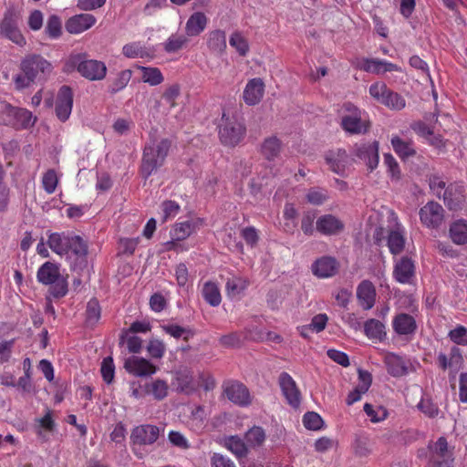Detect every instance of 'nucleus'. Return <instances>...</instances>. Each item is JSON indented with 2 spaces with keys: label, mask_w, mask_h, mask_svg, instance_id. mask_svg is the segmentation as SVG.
<instances>
[{
  "label": "nucleus",
  "mask_w": 467,
  "mask_h": 467,
  "mask_svg": "<svg viewBox=\"0 0 467 467\" xmlns=\"http://www.w3.org/2000/svg\"><path fill=\"white\" fill-rule=\"evenodd\" d=\"M19 68L20 72L13 77V83L17 90L29 88L36 80H47L54 70L51 62L38 54L24 57L20 61Z\"/></svg>",
  "instance_id": "nucleus-1"
},
{
  "label": "nucleus",
  "mask_w": 467,
  "mask_h": 467,
  "mask_svg": "<svg viewBox=\"0 0 467 467\" xmlns=\"http://www.w3.org/2000/svg\"><path fill=\"white\" fill-rule=\"evenodd\" d=\"M170 147L171 142L166 139L150 141L144 147L140 167L144 178L150 177L153 171L163 165Z\"/></svg>",
  "instance_id": "nucleus-2"
},
{
  "label": "nucleus",
  "mask_w": 467,
  "mask_h": 467,
  "mask_svg": "<svg viewBox=\"0 0 467 467\" xmlns=\"http://www.w3.org/2000/svg\"><path fill=\"white\" fill-rule=\"evenodd\" d=\"M37 281L46 285H51L50 294L57 298L63 297L67 293V279L61 275L59 265L46 262L37 270Z\"/></svg>",
  "instance_id": "nucleus-3"
},
{
  "label": "nucleus",
  "mask_w": 467,
  "mask_h": 467,
  "mask_svg": "<svg viewBox=\"0 0 467 467\" xmlns=\"http://www.w3.org/2000/svg\"><path fill=\"white\" fill-rule=\"evenodd\" d=\"M244 135V125L236 117L223 113L219 124L221 142L225 146L234 147L243 140Z\"/></svg>",
  "instance_id": "nucleus-4"
},
{
  "label": "nucleus",
  "mask_w": 467,
  "mask_h": 467,
  "mask_svg": "<svg viewBox=\"0 0 467 467\" xmlns=\"http://www.w3.org/2000/svg\"><path fill=\"white\" fill-rule=\"evenodd\" d=\"M85 54H78L70 57V62L77 67L78 72L91 81L102 80L107 75V66L97 59H86Z\"/></svg>",
  "instance_id": "nucleus-5"
},
{
  "label": "nucleus",
  "mask_w": 467,
  "mask_h": 467,
  "mask_svg": "<svg viewBox=\"0 0 467 467\" xmlns=\"http://www.w3.org/2000/svg\"><path fill=\"white\" fill-rule=\"evenodd\" d=\"M63 257L72 270H83L88 265L87 243L80 236L73 234Z\"/></svg>",
  "instance_id": "nucleus-6"
},
{
  "label": "nucleus",
  "mask_w": 467,
  "mask_h": 467,
  "mask_svg": "<svg viewBox=\"0 0 467 467\" xmlns=\"http://www.w3.org/2000/svg\"><path fill=\"white\" fill-rule=\"evenodd\" d=\"M2 121L15 129H28L36 121V117L26 109L5 105L1 113Z\"/></svg>",
  "instance_id": "nucleus-7"
},
{
  "label": "nucleus",
  "mask_w": 467,
  "mask_h": 467,
  "mask_svg": "<svg viewBox=\"0 0 467 467\" xmlns=\"http://www.w3.org/2000/svg\"><path fill=\"white\" fill-rule=\"evenodd\" d=\"M19 16L14 8H8L0 21V35L18 47H24L26 40L18 26Z\"/></svg>",
  "instance_id": "nucleus-8"
},
{
  "label": "nucleus",
  "mask_w": 467,
  "mask_h": 467,
  "mask_svg": "<svg viewBox=\"0 0 467 467\" xmlns=\"http://www.w3.org/2000/svg\"><path fill=\"white\" fill-rule=\"evenodd\" d=\"M348 114L341 118L343 130L350 134H362L368 129V121L358 108L350 103L344 106Z\"/></svg>",
  "instance_id": "nucleus-9"
},
{
  "label": "nucleus",
  "mask_w": 467,
  "mask_h": 467,
  "mask_svg": "<svg viewBox=\"0 0 467 467\" xmlns=\"http://www.w3.org/2000/svg\"><path fill=\"white\" fill-rule=\"evenodd\" d=\"M351 64L359 70L375 75L401 70L396 64L379 58L356 57L351 61Z\"/></svg>",
  "instance_id": "nucleus-10"
},
{
  "label": "nucleus",
  "mask_w": 467,
  "mask_h": 467,
  "mask_svg": "<svg viewBox=\"0 0 467 467\" xmlns=\"http://www.w3.org/2000/svg\"><path fill=\"white\" fill-rule=\"evenodd\" d=\"M420 223L429 229L439 228L444 220V209L436 202H428L419 211Z\"/></svg>",
  "instance_id": "nucleus-11"
},
{
  "label": "nucleus",
  "mask_w": 467,
  "mask_h": 467,
  "mask_svg": "<svg viewBox=\"0 0 467 467\" xmlns=\"http://www.w3.org/2000/svg\"><path fill=\"white\" fill-rule=\"evenodd\" d=\"M430 450L429 467H452V452L448 449V442L444 437L439 438Z\"/></svg>",
  "instance_id": "nucleus-12"
},
{
  "label": "nucleus",
  "mask_w": 467,
  "mask_h": 467,
  "mask_svg": "<svg viewBox=\"0 0 467 467\" xmlns=\"http://www.w3.org/2000/svg\"><path fill=\"white\" fill-rule=\"evenodd\" d=\"M73 108V92L67 86H62L57 94L55 103V112L57 119L65 122L67 121L72 112Z\"/></svg>",
  "instance_id": "nucleus-13"
},
{
  "label": "nucleus",
  "mask_w": 467,
  "mask_h": 467,
  "mask_svg": "<svg viewBox=\"0 0 467 467\" xmlns=\"http://www.w3.org/2000/svg\"><path fill=\"white\" fill-rule=\"evenodd\" d=\"M278 383L287 403L295 409L298 408L301 403V392L294 379L287 372H282Z\"/></svg>",
  "instance_id": "nucleus-14"
},
{
  "label": "nucleus",
  "mask_w": 467,
  "mask_h": 467,
  "mask_svg": "<svg viewBox=\"0 0 467 467\" xmlns=\"http://www.w3.org/2000/svg\"><path fill=\"white\" fill-rule=\"evenodd\" d=\"M391 325L393 331L406 340L412 339L418 328L415 318L406 313L397 314Z\"/></svg>",
  "instance_id": "nucleus-15"
},
{
  "label": "nucleus",
  "mask_w": 467,
  "mask_h": 467,
  "mask_svg": "<svg viewBox=\"0 0 467 467\" xmlns=\"http://www.w3.org/2000/svg\"><path fill=\"white\" fill-rule=\"evenodd\" d=\"M125 369L136 377H150L154 375L158 368L150 360L138 357L131 356L125 360Z\"/></svg>",
  "instance_id": "nucleus-16"
},
{
  "label": "nucleus",
  "mask_w": 467,
  "mask_h": 467,
  "mask_svg": "<svg viewBox=\"0 0 467 467\" xmlns=\"http://www.w3.org/2000/svg\"><path fill=\"white\" fill-rule=\"evenodd\" d=\"M437 362L441 369H450V373L455 377L462 368L464 360L462 350L457 346H453L451 348L449 355L440 352L437 356Z\"/></svg>",
  "instance_id": "nucleus-17"
},
{
  "label": "nucleus",
  "mask_w": 467,
  "mask_h": 467,
  "mask_svg": "<svg viewBox=\"0 0 467 467\" xmlns=\"http://www.w3.org/2000/svg\"><path fill=\"white\" fill-rule=\"evenodd\" d=\"M355 155L372 171L379 164V143L377 141L357 144Z\"/></svg>",
  "instance_id": "nucleus-18"
},
{
  "label": "nucleus",
  "mask_w": 467,
  "mask_h": 467,
  "mask_svg": "<svg viewBox=\"0 0 467 467\" xmlns=\"http://www.w3.org/2000/svg\"><path fill=\"white\" fill-rule=\"evenodd\" d=\"M391 219L394 223L392 229L388 236V247L391 254H398L402 252L405 245V228L399 223L398 217L394 213H390Z\"/></svg>",
  "instance_id": "nucleus-19"
},
{
  "label": "nucleus",
  "mask_w": 467,
  "mask_h": 467,
  "mask_svg": "<svg viewBox=\"0 0 467 467\" xmlns=\"http://www.w3.org/2000/svg\"><path fill=\"white\" fill-rule=\"evenodd\" d=\"M96 22L97 19L93 15L83 13L69 17L65 27L69 34L78 35L91 28Z\"/></svg>",
  "instance_id": "nucleus-20"
},
{
  "label": "nucleus",
  "mask_w": 467,
  "mask_h": 467,
  "mask_svg": "<svg viewBox=\"0 0 467 467\" xmlns=\"http://www.w3.org/2000/svg\"><path fill=\"white\" fill-rule=\"evenodd\" d=\"M171 384L177 392L186 395L194 393L198 389V384L194 381L191 371L187 368L176 371Z\"/></svg>",
  "instance_id": "nucleus-21"
},
{
  "label": "nucleus",
  "mask_w": 467,
  "mask_h": 467,
  "mask_svg": "<svg viewBox=\"0 0 467 467\" xmlns=\"http://www.w3.org/2000/svg\"><path fill=\"white\" fill-rule=\"evenodd\" d=\"M224 393L232 402L245 407L251 403V396L248 389L239 382H229L225 385Z\"/></svg>",
  "instance_id": "nucleus-22"
},
{
  "label": "nucleus",
  "mask_w": 467,
  "mask_h": 467,
  "mask_svg": "<svg viewBox=\"0 0 467 467\" xmlns=\"http://www.w3.org/2000/svg\"><path fill=\"white\" fill-rule=\"evenodd\" d=\"M393 276L400 284H412L415 276L413 261L408 257H402L398 260L394 266Z\"/></svg>",
  "instance_id": "nucleus-23"
},
{
  "label": "nucleus",
  "mask_w": 467,
  "mask_h": 467,
  "mask_svg": "<svg viewBox=\"0 0 467 467\" xmlns=\"http://www.w3.org/2000/svg\"><path fill=\"white\" fill-rule=\"evenodd\" d=\"M466 190L463 185L451 184L444 192L443 201L451 211L461 210L465 202Z\"/></svg>",
  "instance_id": "nucleus-24"
},
{
  "label": "nucleus",
  "mask_w": 467,
  "mask_h": 467,
  "mask_svg": "<svg viewBox=\"0 0 467 467\" xmlns=\"http://www.w3.org/2000/svg\"><path fill=\"white\" fill-rule=\"evenodd\" d=\"M159 437V429L154 425H140L133 429L130 439L134 444H152Z\"/></svg>",
  "instance_id": "nucleus-25"
},
{
  "label": "nucleus",
  "mask_w": 467,
  "mask_h": 467,
  "mask_svg": "<svg viewBox=\"0 0 467 467\" xmlns=\"http://www.w3.org/2000/svg\"><path fill=\"white\" fill-rule=\"evenodd\" d=\"M326 161L330 170L339 175H343L349 164V158L345 150L337 149L329 150L325 156Z\"/></svg>",
  "instance_id": "nucleus-26"
},
{
  "label": "nucleus",
  "mask_w": 467,
  "mask_h": 467,
  "mask_svg": "<svg viewBox=\"0 0 467 467\" xmlns=\"http://www.w3.org/2000/svg\"><path fill=\"white\" fill-rule=\"evenodd\" d=\"M338 269L337 260L331 256H323L316 260L312 266V273L319 278H328L336 275Z\"/></svg>",
  "instance_id": "nucleus-27"
},
{
  "label": "nucleus",
  "mask_w": 467,
  "mask_h": 467,
  "mask_svg": "<svg viewBox=\"0 0 467 467\" xmlns=\"http://www.w3.org/2000/svg\"><path fill=\"white\" fill-rule=\"evenodd\" d=\"M265 92V84L259 78L249 80L244 88L243 98L244 102L249 106L258 104Z\"/></svg>",
  "instance_id": "nucleus-28"
},
{
  "label": "nucleus",
  "mask_w": 467,
  "mask_h": 467,
  "mask_svg": "<svg viewBox=\"0 0 467 467\" xmlns=\"http://www.w3.org/2000/svg\"><path fill=\"white\" fill-rule=\"evenodd\" d=\"M376 289L374 285L368 281H362L357 287V297L363 309H371L376 302Z\"/></svg>",
  "instance_id": "nucleus-29"
},
{
  "label": "nucleus",
  "mask_w": 467,
  "mask_h": 467,
  "mask_svg": "<svg viewBox=\"0 0 467 467\" xmlns=\"http://www.w3.org/2000/svg\"><path fill=\"white\" fill-rule=\"evenodd\" d=\"M208 416L209 413L204 406H195L192 409L186 424L191 431L201 433L207 425Z\"/></svg>",
  "instance_id": "nucleus-30"
},
{
  "label": "nucleus",
  "mask_w": 467,
  "mask_h": 467,
  "mask_svg": "<svg viewBox=\"0 0 467 467\" xmlns=\"http://www.w3.org/2000/svg\"><path fill=\"white\" fill-rule=\"evenodd\" d=\"M317 230L325 235H332L340 233L344 223L333 214H325L317 220Z\"/></svg>",
  "instance_id": "nucleus-31"
},
{
  "label": "nucleus",
  "mask_w": 467,
  "mask_h": 467,
  "mask_svg": "<svg viewBox=\"0 0 467 467\" xmlns=\"http://www.w3.org/2000/svg\"><path fill=\"white\" fill-rule=\"evenodd\" d=\"M385 364L388 372L393 377H402L408 374V362L400 356L394 353H389L385 357Z\"/></svg>",
  "instance_id": "nucleus-32"
},
{
  "label": "nucleus",
  "mask_w": 467,
  "mask_h": 467,
  "mask_svg": "<svg viewBox=\"0 0 467 467\" xmlns=\"http://www.w3.org/2000/svg\"><path fill=\"white\" fill-rule=\"evenodd\" d=\"M55 428L56 423L50 410H47L42 418L36 420V433L43 441H47L50 439V435L54 432Z\"/></svg>",
  "instance_id": "nucleus-33"
},
{
  "label": "nucleus",
  "mask_w": 467,
  "mask_h": 467,
  "mask_svg": "<svg viewBox=\"0 0 467 467\" xmlns=\"http://www.w3.org/2000/svg\"><path fill=\"white\" fill-rule=\"evenodd\" d=\"M359 382L358 386L349 392L347 398V404L352 405L358 401L362 395L365 394L371 385V376L367 371H359L358 373Z\"/></svg>",
  "instance_id": "nucleus-34"
},
{
  "label": "nucleus",
  "mask_w": 467,
  "mask_h": 467,
  "mask_svg": "<svg viewBox=\"0 0 467 467\" xmlns=\"http://www.w3.org/2000/svg\"><path fill=\"white\" fill-rule=\"evenodd\" d=\"M449 237L457 245L467 244V220L457 219L449 227Z\"/></svg>",
  "instance_id": "nucleus-35"
},
{
  "label": "nucleus",
  "mask_w": 467,
  "mask_h": 467,
  "mask_svg": "<svg viewBox=\"0 0 467 467\" xmlns=\"http://www.w3.org/2000/svg\"><path fill=\"white\" fill-rule=\"evenodd\" d=\"M208 18L202 12L193 13L186 22L185 32L189 36L200 35L205 28Z\"/></svg>",
  "instance_id": "nucleus-36"
},
{
  "label": "nucleus",
  "mask_w": 467,
  "mask_h": 467,
  "mask_svg": "<svg viewBox=\"0 0 467 467\" xmlns=\"http://www.w3.org/2000/svg\"><path fill=\"white\" fill-rule=\"evenodd\" d=\"M72 235L73 234L52 233L48 236L47 244L54 253L63 257Z\"/></svg>",
  "instance_id": "nucleus-37"
},
{
  "label": "nucleus",
  "mask_w": 467,
  "mask_h": 467,
  "mask_svg": "<svg viewBox=\"0 0 467 467\" xmlns=\"http://www.w3.org/2000/svg\"><path fill=\"white\" fill-rule=\"evenodd\" d=\"M146 391L148 396H151L156 400H164L169 393V384L161 379H155L146 383Z\"/></svg>",
  "instance_id": "nucleus-38"
},
{
  "label": "nucleus",
  "mask_w": 467,
  "mask_h": 467,
  "mask_svg": "<svg viewBox=\"0 0 467 467\" xmlns=\"http://www.w3.org/2000/svg\"><path fill=\"white\" fill-rule=\"evenodd\" d=\"M390 142L394 151L403 160L411 157L416 153L411 140H402L399 136L395 135L392 136Z\"/></svg>",
  "instance_id": "nucleus-39"
},
{
  "label": "nucleus",
  "mask_w": 467,
  "mask_h": 467,
  "mask_svg": "<svg viewBox=\"0 0 467 467\" xmlns=\"http://www.w3.org/2000/svg\"><path fill=\"white\" fill-rule=\"evenodd\" d=\"M207 46L212 52L222 54L227 47L225 32L220 29L211 31L208 34Z\"/></svg>",
  "instance_id": "nucleus-40"
},
{
  "label": "nucleus",
  "mask_w": 467,
  "mask_h": 467,
  "mask_svg": "<svg viewBox=\"0 0 467 467\" xmlns=\"http://www.w3.org/2000/svg\"><path fill=\"white\" fill-rule=\"evenodd\" d=\"M223 444L237 458L245 457L248 453V447L245 441L239 436L226 437L223 440Z\"/></svg>",
  "instance_id": "nucleus-41"
},
{
  "label": "nucleus",
  "mask_w": 467,
  "mask_h": 467,
  "mask_svg": "<svg viewBox=\"0 0 467 467\" xmlns=\"http://www.w3.org/2000/svg\"><path fill=\"white\" fill-rule=\"evenodd\" d=\"M249 282L242 276L233 275L226 281L225 290L231 298L240 296L248 286Z\"/></svg>",
  "instance_id": "nucleus-42"
},
{
  "label": "nucleus",
  "mask_w": 467,
  "mask_h": 467,
  "mask_svg": "<svg viewBox=\"0 0 467 467\" xmlns=\"http://www.w3.org/2000/svg\"><path fill=\"white\" fill-rule=\"evenodd\" d=\"M202 295L212 306H218L222 302L219 286L214 282H205L202 289Z\"/></svg>",
  "instance_id": "nucleus-43"
},
{
  "label": "nucleus",
  "mask_w": 467,
  "mask_h": 467,
  "mask_svg": "<svg viewBox=\"0 0 467 467\" xmlns=\"http://www.w3.org/2000/svg\"><path fill=\"white\" fill-rule=\"evenodd\" d=\"M364 332L368 338L379 341L386 336L384 324L374 318L368 319L365 323Z\"/></svg>",
  "instance_id": "nucleus-44"
},
{
  "label": "nucleus",
  "mask_w": 467,
  "mask_h": 467,
  "mask_svg": "<svg viewBox=\"0 0 467 467\" xmlns=\"http://www.w3.org/2000/svg\"><path fill=\"white\" fill-rule=\"evenodd\" d=\"M138 68L141 71V79L150 86H158L164 80V77L158 67L140 66Z\"/></svg>",
  "instance_id": "nucleus-45"
},
{
  "label": "nucleus",
  "mask_w": 467,
  "mask_h": 467,
  "mask_svg": "<svg viewBox=\"0 0 467 467\" xmlns=\"http://www.w3.org/2000/svg\"><path fill=\"white\" fill-rule=\"evenodd\" d=\"M266 438L265 431L262 427L254 426L244 435L247 447L256 448L263 445Z\"/></svg>",
  "instance_id": "nucleus-46"
},
{
  "label": "nucleus",
  "mask_w": 467,
  "mask_h": 467,
  "mask_svg": "<svg viewBox=\"0 0 467 467\" xmlns=\"http://www.w3.org/2000/svg\"><path fill=\"white\" fill-rule=\"evenodd\" d=\"M281 150V141L275 136L266 138L261 147L262 154L267 160H274L279 154Z\"/></svg>",
  "instance_id": "nucleus-47"
},
{
  "label": "nucleus",
  "mask_w": 467,
  "mask_h": 467,
  "mask_svg": "<svg viewBox=\"0 0 467 467\" xmlns=\"http://www.w3.org/2000/svg\"><path fill=\"white\" fill-rule=\"evenodd\" d=\"M122 54L128 58H143L150 56L149 50L140 42H132L123 46Z\"/></svg>",
  "instance_id": "nucleus-48"
},
{
  "label": "nucleus",
  "mask_w": 467,
  "mask_h": 467,
  "mask_svg": "<svg viewBox=\"0 0 467 467\" xmlns=\"http://www.w3.org/2000/svg\"><path fill=\"white\" fill-rule=\"evenodd\" d=\"M195 230V223L192 221H186L176 223L171 231V238L175 240H185Z\"/></svg>",
  "instance_id": "nucleus-49"
},
{
  "label": "nucleus",
  "mask_w": 467,
  "mask_h": 467,
  "mask_svg": "<svg viewBox=\"0 0 467 467\" xmlns=\"http://www.w3.org/2000/svg\"><path fill=\"white\" fill-rule=\"evenodd\" d=\"M131 77L132 71L130 69L121 70L117 74L114 79H112L109 87V91L111 93H117L124 89L130 81Z\"/></svg>",
  "instance_id": "nucleus-50"
},
{
  "label": "nucleus",
  "mask_w": 467,
  "mask_h": 467,
  "mask_svg": "<svg viewBox=\"0 0 467 467\" xmlns=\"http://www.w3.org/2000/svg\"><path fill=\"white\" fill-rule=\"evenodd\" d=\"M391 89L382 81H377L370 85L368 88L369 95L379 104L387 99Z\"/></svg>",
  "instance_id": "nucleus-51"
},
{
  "label": "nucleus",
  "mask_w": 467,
  "mask_h": 467,
  "mask_svg": "<svg viewBox=\"0 0 467 467\" xmlns=\"http://www.w3.org/2000/svg\"><path fill=\"white\" fill-rule=\"evenodd\" d=\"M418 410L426 417L435 418L439 414V407L435 404L430 397L422 396L417 404Z\"/></svg>",
  "instance_id": "nucleus-52"
},
{
  "label": "nucleus",
  "mask_w": 467,
  "mask_h": 467,
  "mask_svg": "<svg viewBox=\"0 0 467 467\" xmlns=\"http://www.w3.org/2000/svg\"><path fill=\"white\" fill-rule=\"evenodd\" d=\"M101 308L99 301L95 298L90 299L87 305L86 321L88 325L94 326L100 319Z\"/></svg>",
  "instance_id": "nucleus-53"
},
{
  "label": "nucleus",
  "mask_w": 467,
  "mask_h": 467,
  "mask_svg": "<svg viewBox=\"0 0 467 467\" xmlns=\"http://www.w3.org/2000/svg\"><path fill=\"white\" fill-rule=\"evenodd\" d=\"M364 411L374 423L383 421L388 417L387 410L381 406L374 407L369 403H366L364 405Z\"/></svg>",
  "instance_id": "nucleus-54"
},
{
  "label": "nucleus",
  "mask_w": 467,
  "mask_h": 467,
  "mask_svg": "<svg viewBox=\"0 0 467 467\" xmlns=\"http://www.w3.org/2000/svg\"><path fill=\"white\" fill-rule=\"evenodd\" d=\"M161 222L166 223L169 220L173 219L180 212L181 207L175 201H164L161 204Z\"/></svg>",
  "instance_id": "nucleus-55"
},
{
  "label": "nucleus",
  "mask_w": 467,
  "mask_h": 467,
  "mask_svg": "<svg viewBox=\"0 0 467 467\" xmlns=\"http://www.w3.org/2000/svg\"><path fill=\"white\" fill-rule=\"evenodd\" d=\"M46 33L52 39H57L61 36L62 25L61 20L57 16L52 15L48 17L46 26Z\"/></svg>",
  "instance_id": "nucleus-56"
},
{
  "label": "nucleus",
  "mask_w": 467,
  "mask_h": 467,
  "mask_svg": "<svg viewBox=\"0 0 467 467\" xmlns=\"http://www.w3.org/2000/svg\"><path fill=\"white\" fill-rule=\"evenodd\" d=\"M229 44L239 53L240 56H245L248 53V42L239 32L232 34L229 39Z\"/></svg>",
  "instance_id": "nucleus-57"
},
{
  "label": "nucleus",
  "mask_w": 467,
  "mask_h": 467,
  "mask_svg": "<svg viewBox=\"0 0 467 467\" xmlns=\"http://www.w3.org/2000/svg\"><path fill=\"white\" fill-rule=\"evenodd\" d=\"M382 105L389 109L399 111L406 107V100L401 95L391 90Z\"/></svg>",
  "instance_id": "nucleus-58"
},
{
  "label": "nucleus",
  "mask_w": 467,
  "mask_h": 467,
  "mask_svg": "<svg viewBox=\"0 0 467 467\" xmlns=\"http://www.w3.org/2000/svg\"><path fill=\"white\" fill-rule=\"evenodd\" d=\"M187 42V38L183 35H171L163 44L164 50L167 53H174L180 50Z\"/></svg>",
  "instance_id": "nucleus-59"
},
{
  "label": "nucleus",
  "mask_w": 467,
  "mask_h": 467,
  "mask_svg": "<svg viewBox=\"0 0 467 467\" xmlns=\"http://www.w3.org/2000/svg\"><path fill=\"white\" fill-rule=\"evenodd\" d=\"M429 185L430 189L434 195L438 198H442L444 196V192L447 190L446 182L443 178L437 174H432L429 178Z\"/></svg>",
  "instance_id": "nucleus-60"
},
{
  "label": "nucleus",
  "mask_w": 467,
  "mask_h": 467,
  "mask_svg": "<svg viewBox=\"0 0 467 467\" xmlns=\"http://www.w3.org/2000/svg\"><path fill=\"white\" fill-rule=\"evenodd\" d=\"M448 337L451 342L458 346H467V328L462 325H457L448 333Z\"/></svg>",
  "instance_id": "nucleus-61"
},
{
  "label": "nucleus",
  "mask_w": 467,
  "mask_h": 467,
  "mask_svg": "<svg viewBox=\"0 0 467 467\" xmlns=\"http://www.w3.org/2000/svg\"><path fill=\"white\" fill-rule=\"evenodd\" d=\"M306 198L311 204L321 205L328 199V193L325 189L312 188L306 193Z\"/></svg>",
  "instance_id": "nucleus-62"
},
{
  "label": "nucleus",
  "mask_w": 467,
  "mask_h": 467,
  "mask_svg": "<svg viewBox=\"0 0 467 467\" xmlns=\"http://www.w3.org/2000/svg\"><path fill=\"white\" fill-rule=\"evenodd\" d=\"M303 424L308 430L317 431L321 429L323 420L317 412L309 411L304 415Z\"/></svg>",
  "instance_id": "nucleus-63"
},
{
  "label": "nucleus",
  "mask_w": 467,
  "mask_h": 467,
  "mask_svg": "<svg viewBox=\"0 0 467 467\" xmlns=\"http://www.w3.org/2000/svg\"><path fill=\"white\" fill-rule=\"evenodd\" d=\"M58 182L57 175L54 170H48L42 178L44 190L51 194L56 191Z\"/></svg>",
  "instance_id": "nucleus-64"
}]
</instances>
